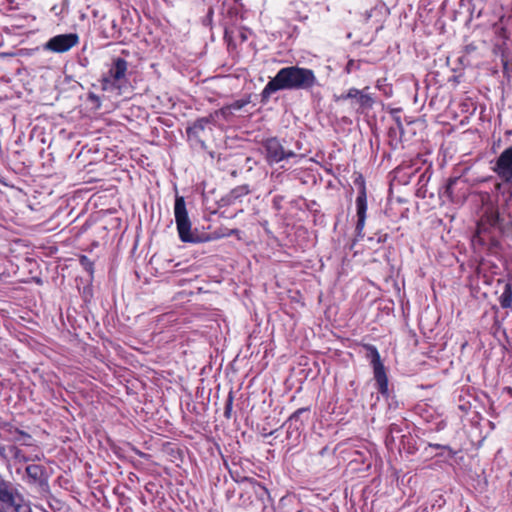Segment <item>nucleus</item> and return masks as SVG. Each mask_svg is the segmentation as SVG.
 Wrapping results in <instances>:
<instances>
[{
	"mask_svg": "<svg viewBox=\"0 0 512 512\" xmlns=\"http://www.w3.org/2000/svg\"><path fill=\"white\" fill-rule=\"evenodd\" d=\"M318 84L313 70L300 66L281 68L264 87L263 97H269L279 90H309Z\"/></svg>",
	"mask_w": 512,
	"mask_h": 512,
	"instance_id": "f257e3e1",
	"label": "nucleus"
},
{
	"mask_svg": "<svg viewBox=\"0 0 512 512\" xmlns=\"http://www.w3.org/2000/svg\"><path fill=\"white\" fill-rule=\"evenodd\" d=\"M174 216L179 238L182 242L196 243L198 236L192 231L191 221L182 196H176L174 204Z\"/></svg>",
	"mask_w": 512,
	"mask_h": 512,
	"instance_id": "f03ea898",
	"label": "nucleus"
},
{
	"mask_svg": "<svg viewBox=\"0 0 512 512\" xmlns=\"http://www.w3.org/2000/svg\"><path fill=\"white\" fill-rule=\"evenodd\" d=\"M128 63L123 58H115L108 70L107 74L102 79V89L105 91L119 90L121 82L126 77Z\"/></svg>",
	"mask_w": 512,
	"mask_h": 512,
	"instance_id": "7ed1b4c3",
	"label": "nucleus"
},
{
	"mask_svg": "<svg viewBox=\"0 0 512 512\" xmlns=\"http://www.w3.org/2000/svg\"><path fill=\"white\" fill-rule=\"evenodd\" d=\"M368 358H370L371 365L373 367L374 378L376 381V385L378 391L382 395L388 394V378L386 375L385 367L381 361L380 354L376 347L369 346L368 347Z\"/></svg>",
	"mask_w": 512,
	"mask_h": 512,
	"instance_id": "20e7f679",
	"label": "nucleus"
},
{
	"mask_svg": "<svg viewBox=\"0 0 512 512\" xmlns=\"http://www.w3.org/2000/svg\"><path fill=\"white\" fill-rule=\"evenodd\" d=\"M79 44V36L76 33L60 34L49 39L45 49L54 53H64Z\"/></svg>",
	"mask_w": 512,
	"mask_h": 512,
	"instance_id": "39448f33",
	"label": "nucleus"
},
{
	"mask_svg": "<svg viewBox=\"0 0 512 512\" xmlns=\"http://www.w3.org/2000/svg\"><path fill=\"white\" fill-rule=\"evenodd\" d=\"M265 149L267 161L271 164L297 156L293 151H286L280 142L275 138L268 139L265 142Z\"/></svg>",
	"mask_w": 512,
	"mask_h": 512,
	"instance_id": "423d86ee",
	"label": "nucleus"
},
{
	"mask_svg": "<svg viewBox=\"0 0 512 512\" xmlns=\"http://www.w3.org/2000/svg\"><path fill=\"white\" fill-rule=\"evenodd\" d=\"M493 171L505 182L512 180V146L499 155Z\"/></svg>",
	"mask_w": 512,
	"mask_h": 512,
	"instance_id": "0eeeda50",
	"label": "nucleus"
},
{
	"mask_svg": "<svg viewBox=\"0 0 512 512\" xmlns=\"http://www.w3.org/2000/svg\"><path fill=\"white\" fill-rule=\"evenodd\" d=\"M366 212H367V197H366L365 188H362L356 198V215H357L356 232H357L358 236H362L363 229L365 226Z\"/></svg>",
	"mask_w": 512,
	"mask_h": 512,
	"instance_id": "6e6552de",
	"label": "nucleus"
},
{
	"mask_svg": "<svg viewBox=\"0 0 512 512\" xmlns=\"http://www.w3.org/2000/svg\"><path fill=\"white\" fill-rule=\"evenodd\" d=\"M347 99H355L356 103L361 108H370L373 105L372 97L364 91H360L356 88H350L346 94H342L337 98L338 101H344Z\"/></svg>",
	"mask_w": 512,
	"mask_h": 512,
	"instance_id": "1a4fd4ad",
	"label": "nucleus"
},
{
	"mask_svg": "<svg viewBox=\"0 0 512 512\" xmlns=\"http://www.w3.org/2000/svg\"><path fill=\"white\" fill-rule=\"evenodd\" d=\"M209 121V118H201L195 121L193 125L187 128L188 136L190 138H197L199 136V133L205 129Z\"/></svg>",
	"mask_w": 512,
	"mask_h": 512,
	"instance_id": "9d476101",
	"label": "nucleus"
},
{
	"mask_svg": "<svg viewBox=\"0 0 512 512\" xmlns=\"http://www.w3.org/2000/svg\"><path fill=\"white\" fill-rule=\"evenodd\" d=\"M0 501L4 503H13L14 496L9 490V483L5 481L0 474Z\"/></svg>",
	"mask_w": 512,
	"mask_h": 512,
	"instance_id": "9b49d317",
	"label": "nucleus"
},
{
	"mask_svg": "<svg viewBox=\"0 0 512 512\" xmlns=\"http://www.w3.org/2000/svg\"><path fill=\"white\" fill-rule=\"evenodd\" d=\"M499 301L503 308H510L512 306V287L510 284H505Z\"/></svg>",
	"mask_w": 512,
	"mask_h": 512,
	"instance_id": "f8f14e48",
	"label": "nucleus"
},
{
	"mask_svg": "<svg viewBox=\"0 0 512 512\" xmlns=\"http://www.w3.org/2000/svg\"><path fill=\"white\" fill-rule=\"evenodd\" d=\"M40 471L41 469L38 465H29L26 468L27 475L33 478L34 480H36L39 477Z\"/></svg>",
	"mask_w": 512,
	"mask_h": 512,
	"instance_id": "ddd939ff",
	"label": "nucleus"
},
{
	"mask_svg": "<svg viewBox=\"0 0 512 512\" xmlns=\"http://www.w3.org/2000/svg\"><path fill=\"white\" fill-rule=\"evenodd\" d=\"M233 113H231V107H228L225 106V107H222L221 109H219L218 111L215 112V115L216 116H223L224 118H228L230 115H232Z\"/></svg>",
	"mask_w": 512,
	"mask_h": 512,
	"instance_id": "4468645a",
	"label": "nucleus"
},
{
	"mask_svg": "<svg viewBox=\"0 0 512 512\" xmlns=\"http://www.w3.org/2000/svg\"><path fill=\"white\" fill-rule=\"evenodd\" d=\"M245 104L246 102L238 100L228 105V107H231V113H233V111H238L242 109L245 106Z\"/></svg>",
	"mask_w": 512,
	"mask_h": 512,
	"instance_id": "2eb2a0df",
	"label": "nucleus"
},
{
	"mask_svg": "<svg viewBox=\"0 0 512 512\" xmlns=\"http://www.w3.org/2000/svg\"><path fill=\"white\" fill-rule=\"evenodd\" d=\"M304 411H306V409H303V408L298 409L297 411H295V412L290 416L289 421H290V422H292V421H294V420H297V419L299 418V415H300L302 412H304Z\"/></svg>",
	"mask_w": 512,
	"mask_h": 512,
	"instance_id": "dca6fc26",
	"label": "nucleus"
},
{
	"mask_svg": "<svg viewBox=\"0 0 512 512\" xmlns=\"http://www.w3.org/2000/svg\"><path fill=\"white\" fill-rule=\"evenodd\" d=\"M0 457H5V447L0 445Z\"/></svg>",
	"mask_w": 512,
	"mask_h": 512,
	"instance_id": "f3484780",
	"label": "nucleus"
},
{
	"mask_svg": "<svg viewBox=\"0 0 512 512\" xmlns=\"http://www.w3.org/2000/svg\"><path fill=\"white\" fill-rule=\"evenodd\" d=\"M230 406H231V402L229 403V406H228V408H227V410H226V412H225V413H226V415H228V413H230Z\"/></svg>",
	"mask_w": 512,
	"mask_h": 512,
	"instance_id": "a211bd4d",
	"label": "nucleus"
}]
</instances>
